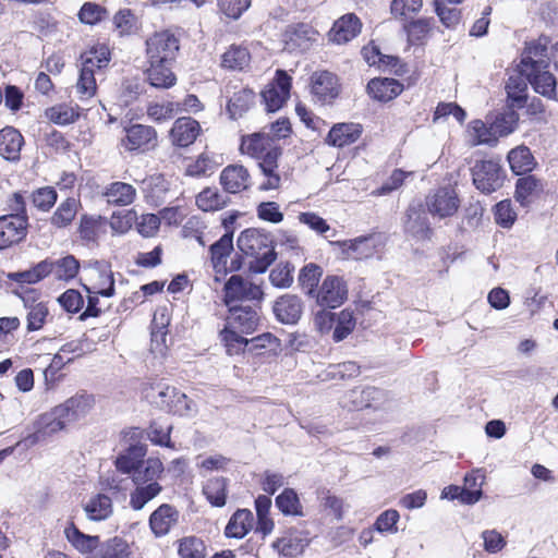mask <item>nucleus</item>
Returning <instances> with one entry per match:
<instances>
[{
	"label": "nucleus",
	"instance_id": "obj_15",
	"mask_svg": "<svg viewBox=\"0 0 558 558\" xmlns=\"http://www.w3.org/2000/svg\"><path fill=\"white\" fill-rule=\"evenodd\" d=\"M227 327L240 333H252L256 330L259 316L255 306L252 305H229Z\"/></svg>",
	"mask_w": 558,
	"mask_h": 558
},
{
	"label": "nucleus",
	"instance_id": "obj_8",
	"mask_svg": "<svg viewBox=\"0 0 558 558\" xmlns=\"http://www.w3.org/2000/svg\"><path fill=\"white\" fill-rule=\"evenodd\" d=\"M179 49V37L169 29L157 32L146 40L148 62H172Z\"/></svg>",
	"mask_w": 558,
	"mask_h": 558
},
{
	"label": "nucleus",
	"instance_id": "obj_9",
	"mask_svg": "<svg viewBox=\"0 0 558 558\" xmlns=\"http://www.w3.org/2000/svg\"><path fill=\"white\" fill-rule=\"evenodd\" d=\"M225 303L240 305L244 301H260L264 296L262 288L239 275L231 276L225 284Z\"/></svg>",
	"mask_w": 558,
	"mask_h": 558
},
{
	"label": "nucleus",
	"instance_id": "obj_64",
	"mask_svg": "<svg viewBox=\"0 0 558 558\" xmlns=\"http://www.w3.org/2000/svg\"><path fill=\"white\" fill-rule=\"evenodd\" d=\"M422 4V0H393L390 10L396 17L408 20L421 10Z\"/></svg>",
	"mask_w": 558,
	"mask_h": 558
},
{
	"label": "nucleus",
	"instance_id": "obj_49",
	"mask_svg": "<svg viewBox=\"0 0 558 558\" xmlns=\"http://www.w3.org/2000/svg\"><path fill=\"white\" fill-rule=\"evenodd\" d=\"M323 275L320 266L310 263L305 265L299 274V283L305 293L314 296L317 291V286Z\"/></svg>",
	"mask_w": 558,
	"mask_h": 558
},
{
	"label": "nucleus",
	"instance_id": "obj_36",
	"mask_svg": "<svg viewBox=\"0 0 558 558\" xmlns=\"http://www.w3.org/2000/svg\"><path fill=\"white\" fill-rule=\"evenodd\" d=\"M64 534L69 543L82 554L94 551L100 544L99 536L84 534L73 522L64 529Z\"/></svg>",
	"mask_w": 558,
	"mask_h": 558
},
{
	"label": "nucleus",
	"instance_id": "obj_1",
	"mask_svg": "<svg viewBox=\"0 0 558 558\" xmlns=\"http://www.w3.org/2000/svg\"><path fill=\"white\" fill-rule=\"evenodd\" d=\"M547 44V37H539L537 40L526 43L518 70L526 77L536 93L547 98H555L557 95L556 78L548 71Z\"/></svg>",
	"mask_w": 558,
	"mask_h": 558
},
{
	"label": "nucleus",
	"instance_id": "obj_53",
	"mask_svg": "<svg viewBox=\"0 0 558 558\" xmlns=\"http://www.w3.org/2000/svg\"><path fill=\"white\" fill-rule=\"evenodd\" d=\"M493 214L495 222L504 229H510L518 217L510 199H504L497 203L493 208Z\"/></svg>",
	"mask_w": 558,
	"mask_h": 558
},
{
	"label": "nucleus",
	"instance_id": "obj_59",
	"mask_svg": "<svg viewBox=\"0 0 558 558\" xmlns=\"http://www.w3.org/2000/svg\"><path fill=\"white\" fill-rule=\"evenodd\" d=\"M220 337L226 345L228 354L230 355L239 354L240 352L244 351L245 347L248 344V340L246 338L241 336V333L236 330L227 326L220 332Z\"/></svg>",
	"mask_w": 558,
	"mask_h": 558
},
{
	"label": "nucleus",
	"instance_id": "obj_5",
	"mask_svg": "<svg viewBox=\"0 0 558 558\" xmlns=\"http://www.w3.org/2000/svg\"><path fill=\"white\" fill-rule=\"evenodd\" d=\"M343 407L360 411L363 409L385 410L389 402V393L373 386H359L349 390L343 397Z\"/></svg>",
	"mask_w": 558,
	"mask_h": 558
},
{
	"label": "nucleus",
	"instance_id": "obj_48",
	"mask_svg": "<svg viewBox=\"0 0 558 558\" xmlns=\"http://www.w3.org/2000/svg\"><path fill=\"white\" fill-rule=\"evenodd\" d=\"M276 506L284 515H303V507L298 493L293 488H286L276 497Z\"/></svg>",
	"mask_w": 558,
	"mask_h": 558
},
{
	"label": "nucleus",
	"instance_id": "obj_32",
	"mask_svg": "<svg viewBox=\"0 0 558 558\" xmlns=\"http://www.w3.org/2000/svg\"><path fill=\"white\" fill-rule=\"evenodd\" d=\"M254 517L248 509H238L230 518L225 535L230 538H243L253 527Z\"/></svg>",
	"mask_w": 558,
	"mask_h": 558
},
{
	"label": "nucleus",
	"instance_id": "obj_25",
	"mask_svg": "<svg viewBox=\"0 0 558 558\" xmlns=\"http://www.w3.org/2000/svg\"><path fill=\"white\" fill-rule=\"evenodd\" d=\"M220 183L228 193H240L251 185V175L242 165L227 166L220 174Z\"/></svg>",
	"mask_w": 558,
	"mask_h": 558
},
{
	"label": "nucleus",
	"instance_id": "obj_44",
	"mask_svg": "<svg viewBox=\"0 0 558 558\" xmlns=\"http://www.w3.org/2000/svg\"><path fill=\"white\" fill-rule=\"evenodd\" d=\"M343 246H347V253L350 257L363 259L375 254L376 244L374 236L367 235L343 242Z\"/></svg>",
	"mask_w": 558,
	"mask_h": 558
},
{
	"label": "nucleus",
	"instance_id": "obj_2",
	"mask_svg": "<svg viewBox=\"0 0 558 558\" xmlns=\"http://www.w3.org/2000/svg\"><path fill=\"white\" fill-rule=\"evenodd\" d=\"M236 245L243 254L253 257L248 269L254 274H264L277 258L271 234L264 229H245Z\"/></svg>",
	"mask_w": 558,
	"mask_h": 558
},
{
	"label": "nucleus",
	"instance_id": "obj_37",
	"mask_svg": "<svg viewBox=\"0 0 558 558\" xmlns=\"http://www.w3.org/2000/svg\"><path fill=\"white\" fill-rule=\"evenodd\" d=\"M146 456V446L142 444L131 445L116 460L117 469L124 473H134L137 468L143 463Z\"/></svg>",
	"mask_w": 558,
	"mask_h": 558
},
{
	"label": "nucleus",
	"instance_id": "obj_16",
	"mask_svg": "<svg viewBox=\"0 0 558 558\" xmlns=\"http://www.w3.org/2000/svg\"><path fill=\"white\" fill-rule=\"evenodd\" d=\"M26 219L19 215L0 217V250L20 243L27 234Z\"/></svg>",
	"mask_w": 558,
	"mask_h": 558
},
{
	"label": "nucleus",
	"instance_id": "obj_34",
	"mask_svg": "<svg viewBox=\"0 0 558 558\" xmlns=\"http://www.w3.org/2000/svg\"><path fill=\"white\" fill-rule=\"evenodd\" d=\"M268 134L253 133L244 136L241 142V150L248 156L258 159L266 155L271 148H277Z\"/></svg>",
	"mask_w": 558,
	"mask_h": 558
},
{
	"label": "nucleus",
	"instance_id": "obj_58",
	"mask_svg": "<svg viewBox=\"0 0 558 558\" xmlns=\"http://www.w3.org/2000/svg\"><path fill=\"white\" fill-rule=\"evenodd\" d=\"M354 327L355 319L353 313L348 310L341 311L336 317L332 335L333 340L336 342L342 341L353 331Z\"/></svg>",
	"mask_w": 558,
	"mask_h": 558
},
{
	"label": "nucleus",
	"instance_id": "obj_11",
	"mask_svg": "<svg viewBox=\"0 0 558 558\" xmlns=\"http://www.w3.org/2000/svg\"><path fill=\"white\" fill-rule=\"evenodd\" d=\"M292 78L283 70H277L272 83L262 93L268 112L278 111L289 99Z\"/></svg>",
	"mask_w": 558,
	"mask_h": 558
},
{
	"label": "nucleus",
	"instance_id": "obj_22",
	"mask_svg": "<svg viewBox=\"0 0 558 558\" xmlns=\"http://www.w3.org/2000/svg\"><path fill=\"white\" fill-rule=\"evenodd\" d=\"M201 133L198 121L191 117H182L174 121L170 137L173 145L178 147H187L192 145Z\"/></svg>",
	"mask_w": 558,
	"mask_h": 558
},
{
	"label": "nucleus",
	"instance_id": "obj_17",
	"mask_svg": "<svg viewBox=\"0 0 558 558\" xmlns=\"http://www.w3.org/2000/svg\"><path fill=\"white\" fill-rule=\"evenodd\" d=\"M527 83L526 77L519 72L517 75L509 76L506 83L507 105L512 110L509 114L510 122L517 123L518 114L514 109H521L527 100Z\"/></svg>",
	"mask_w": 558,
	"mask_h": 558
},
{
	"label": "nucleus",
	"instance_id": "obj_47",
	"mask_svg": "<svg viewBox=\"0 0 558 558\" xmlns=\"http://www.w3.org/2000/svg\"><path fill=\"white\" fill-rule=\"evenodd\" d=\"M251 56L248 50L242 46L232 45L222 56L221 65L230 70H243L248 65Z\"/></svg>",
	"mask_w": 558,
	"mask_h": 558
},
{
	"label": "nucleus",
	"instance_id": "obj_35",
	"mask_svg": "<svg viewBox=\"0 0 558 558\" xmlns=\"http://www.w3.org/2000/svg\"><path fill=\"white\" fill-rule=\"evenodd\" d=\"M134 489L130 493V507L135 510H142L149 501L156 498L161 492L160 483H133Z\"/></svg>",
	"mask_w": 558,
	"mask_h": 558
},
{
	"label": "nucleus",
	"instance_id": "obj_40",
	"mask_svg": "<svg viewBox=\"0 0 558 558\" xmlns=\"http://www.w3.org/2000/svg\"><path fill=\"white\" fill-rule=\"evenodd\" d=\"M255 94L252 89L242 88L239 92H235L232 97H230L227 111L231 119L236 120L241 118L254 104Z\"/></svg>",
	"mask_w": 558,
	"mask_h": 558
},
{
	"label": "nucleus",
	"instance_id": "obj_10",
	"mask_svg": "<svg viewBox=\"0 0 558 558\" xmlns=\"http://www.w3.org/2000/svg\"><path fill=\"white\" fill-rule=\"evenodd\" d=\"M311 543L307 531L298 527L284 530L271 547L281 557L298 558Z\"/></svg>",
	"mask_w": 558,
	"mask_h": 558
},
{
	"label": "nucleus",
	"instance_id": "obj_39",
	"mask_svg": "<svg viewBox=\"0 0 558 558\" xmlns=\"http://www.w3.org/2000/svg\"><path fill=\"white\" fill-rule=\"evenodd\" d=\"M163 473V464L158 458H148L132 474L133 483H159Z\"/></svg>",
	"mask_w": 558,
	"mask_h": 558
},
{
	"label": "nucleus",
	"instance_id": "obj_21",
	"mask_svg": "<svg viewBox=\"0 0 558 558\" xmlns=\"http://www.w3.org/2000/svg\"><path fill=\"white\" fill-rule=\"evenodd\" d=\"M312 93L323 104L330 102L339 95L338 78L328 71L315 72L311 78Z\"/></svg>",
	"mask_w": 558,
	"mask_h": 558
},
{
	"label": "nucleus",
	"instance_id": "obj_13",
	"mask_svg": "<svg viewBox=\"0 0 558 558\" xmlns=\"http://www.w3.org/2000/svg\"><path fill=\"white\" fill-rule=\"evenodd\" d=\"M426 206L433 216L442 219L457 213L460 201L453 189L440 187L427 196Z\"/></svg>",
	"mask_w": 558,
	"mask_h": 558
},
{
	"label": "nucleus",
	"instance_id": "obj_20",
	"mask_svg": "<svg viewBox=\"0 0 558 558\" xmlns=\"http://www.w3.org/2000/svg\"><path fill=\"white\" fill-rule=\"evenodd\" d=\"M317 32L308 24L291 26L284 33V49L288 51H306L316 40Z\"/></svg>",
	"mask_w": 558,
	"mask_h": 558
},
{
	"label": "nucleus",
	"instance_id": "obj_41",
	"mask_svg": "<svg viewBox=\"0 0 558 558\" xmlns=\"http://www.w3.org/2000/svg\"><path fill=\"white\" fill-rule=\"evenodd\" d=\"M136 197V190L125 182H113L107 187V204L118 206L131 205Z\"/></svg>",
	"mask_w": 558,
	"mask_h": 558
},
{
	"label": "nucleus",
	"instance_id": "obj_60",
	"mask_svg": "<svg viewBox=\"0 0 558 558\" xmlns=\"http://www.w3.org/2000/svg\"><path fill=\"white\" fill-rule=\"evenodd\" d=\"M360 365L353 361L329 365L326 371V378L350 379L360 375Z\"/></svg>",
	"mask_w": 558,
	"mask_h": 558
},
{
	"label": "nucleus",
	"instance_id": "obj_55",
	"mask_svg": "<svg viewBox=\"0 0 558 558\" xmlns=\"http://www.w3.org/2000/svg\"><path fill=\"white\" fill-rule=\"evenodd\" d=\"M483 496V490H472V489H463L460 486L457 485H449L444 488L441 493V497L454 500L459 499L464 505H474Z\"/></svg>",
	"mask_w": 558,
	"mask_h": 558
},
{
	"label": "nucleus",
	"instance_id": "obj_12",
	"mask_svg": "<svg viewBox=\"0 0 558 558\" xmlns=\"http://www.w3.org/2000/svg\"><path fill=\"white\" fill-rule=\"evenodd\" d=\"M314 296L319 305L335 308L347 300L348 287L341 277L327 276Z\"/></svg>",
	"mask_w": 558,
	"mask_h": 558
},
{
	"label": "nucleus",
	"instance_id": "obj_27",
	"mask_svg": "<svg viewBox=\"0 0 558 558\" xmlns=\"http://www.w3.org/2000/svg\"><path fill=\"white\" fill-rule=\"evenodd\" d=\"M95 399L88 393H77L59 404V411L63 412L69 423L85 417L94 408Z\"/></svg>",
	"mask_w": 558,
	"mask_h": 558
},
{
	"label": "nucleus",
	"instance_id": "obj_14",
	"mask_svg": "<svg viewBox=\"0 0 558 558\" xmlns=\"http://www.w3.org/2000/svg\"><path fill=\"white\" fill-rule=\"evenodd\" d=\"M121 145L129 151L148 150L157 145V132L149 125L133 124L125 128V136L121 140Z\"/></svg>",
	"mask_w": 558,
	"mask_h": 558
},
{
	"label": "nucleus",
	"instance_id": "obj_61",
	"mask_svg": "<svg viewBox=\"0 0 558 558\" xmlns=\"http://www.w3.org/2000/svg\"><path fill=\"white\" fill-rule=\"evenodd\" d=\"M178 112L179 102L172 101L163 104H150L147 108L148 117L156 122L172 119Z\"/></svg>",
	"mask_w": 558,
	"mask_h": 558
},
{
	"label": "nucleus",
	"instance_id": "obj_33",
	"mask_svg": "<svg viewBox=\"0 0 558 558\" xmlns=\"http://www.w3.org/2000/svg\"><path fill=\"white\" fill-rule=\"evenodd\" d=\"M171 62H149L146 76L149 84L155 88H170L175 84L177 77L173 74Z\"/></svg>",
	"mask_w": 558,
	"mask_h": 558
},
{
	"label": "nucleus",
	"instance_id": "obj_18",
	"mask_svg": "<svg viewBox=\"0 0 558 558\" xmlns=\"http://www.w3.org/2000/svg\"><path fill=\"white\" fill-rule=\"evenodd\" d=\"M282 155L280 147L271 148L266 155L258 158V167L265 180L259 184L260 191L277 190L281 185V177L278 171V160Z\"/></svg>",
	"mask_w": 558,
	"mask_h": 558
},
{
	"label": "nucleus",
	"instance_id": "obj_3",
	"mask_svg": "<svg viewBox=\"0 0 558 558\" xmlns=\"http://www.w3.org/2000/svg\"><path fill=\"white\" fill-rule=\"evenodd\" d=\"M142 393L147 402L168 413L185 415L191 411L187 396L161 380L145 386Z\"/></svg>",
	"mask_w": 558,
	"mask_h": 558
},
{
	"label": "nucleus",
	"instance_id": "obj_57",
	"mask_svg": "<svg viewBox=\"0 0 558 558\" xmlns=\"http://www.w3.org/2000/svg\"><path fill=\"white\" fill-rule=\"evenodd\" d=\"M78 268L80 264L72 255L53 262V275L59 280L68 281L73 279L77 275Z\"/></svg>",
	"mask_w": 558,
	"mask_h": 558
},
{
	"label": "nucleus",
	"instance_id": "obj_54",
	"mask_svg": "<svg viewBox=\"0 0 558 558\" xmlns=\"http://www.w3.org/2000/svg\"><path fill=\"white\" fill-rule=\"evenodd\" d=\"M45 114L48 120L59 125L73 123L78 118L76 108L66 104L50 107Z\"/></svg>",
	"mask_w": 558,
	"mask_h": 558
},
{
	"label": "nucleus",
	"instance_id": "obj_23",
	"mask_svg": "<svg viewBox=\"0 0 558 558\" xmlns=\"http://www.w3.org/2000/svg\"><path fill=\"white\" fill-rule=\"evenodd\" d=\"M361 27L362 23L355 14H344L333 23L328 34L329 39L336 44H345L360 34Z\"/></svg>",
	"mask_w": 558,
	"mask_h": 558
},
{
	"label": "nucleus",
	"instance_id": "obj_30",
	"mask_svg": "<svg viewBox=\"0 0 558 558\" xmlns=\"http://www.w3.org/2000/svg\"><path fill=\"white\" fill-rule=\"evenodd\" d=\"M362 134L359 123H338L329 131L326 143L335 147H344L355 143Z\"/></svg>",
	"mask_w": 558,
	"mask_h": 558
},
{
	"label": "nucleus",
	"instance_id": "obj_43",
	"mask_svg": "<svg viewBox=\"0 0 558 558\" xmlns=\"http://www.w3.org/2000/svg\"><path fill=\"white\" fill-rule=\"evenodd\" d=\"M227 484L228 481L225 477H213L205 483L203 493L211 506L223 507L226 505Z\"/></svg>",
	"mask_w": 558,
	"mask_h": 558
},
{
	"label": "nucleus",
	"instance_id": "obj_56",
	"mask_svg": "<svg viewBox=\"0 0 558 558\" xmlns=\"http://www.w3.org/2000/svg\"><path fill=\"white\" fill-rule=\"evenodd\" d=\"M293 264L280 263L269 274V280L276 288L287 289L293 283Z\"/></svg>",
	"mask_w": 558,
	"mask_h": 558
},
{
	"label": "nucleus",
	"instance_id": "obj_6",
	"mask_svg": "<svg viewBox=\"0 0 558 558\" xmlns=\"http://www.w3.org/2000/svg\"><path fill=\"white\" fill-rule=\"evenodd\" d=\"M105 60V48L102 46L93 48L82 54V66L76 83V92L82 99H88L96 93L95 74L101 72Z\"/></svg>",
	"mask_w": 558,
	"mask_h": 558
},
{
	"label": "nucleus",
	"instance_id": "obj_63",
	"mask_svg": "<svg viewBox=\"0 0 558 558\" xmlns=\"http://www.w3.org/2000/svg\"><path fill=\"white\" fill-rule=\"evenodd\" d=\"M538 181L533 175L520 178L515 184V199L522 205L529 204L530 196L537 190Z\"/></svg>",
	"mask_w": 558,
	"mask_h": 558
},
{
	"label": "nucleus",
	"instance_id": "obj_42",
	"mask_svg": "<svg viewBox=\"0 0 558 558\" xmlns=\"http://www.w3.org/2000/svg\"><path fill=\"white\" fill-rule=\"evenodd\" d=\"M137 221V214L134 209L114 210L107 223L110 226L112 234L122 235L128 233Z\"/></svg>",
	"mask_w": 558,
	"mask_h": 558
},
{
	"label": "nucleus",
	"instance_id": "obj_50",
	"mask_svg": "<svg viewBox=\"0 0 558 558\" xmlns=\"http://www.w3.org/2000/svg\"><path fill=\"white\" fill-rule=\"evenodd\" d=\"M78 208V201L69 197L62 202L51 217V223L57 228L69 226L75 218Z\"/></svg>",
	"mask_w": 558,
	"mask_h": 558
},
{
	"label": "nucleus",
	"instance_id": "obj_31",
	"mask_svg": "<svg viewBox=\"0 0 558 558\" xmlns=\"http://www.w3.org/2000/svg\"><path fill=\"white\" fill-rule=\"evenodd\" d=\"M24 138L22 134L12 126H5L0 131V156L8 161H17Z\"/></svg>",
	"mask_w": 558,
	"mask_h": 558
},
{
	"label": "nucleus",
	"instance_id": "obj_24",
	"mask_svg": "<svg viewBox=\"0 0 558 558\" xmlns=\"http://www.w3.org/2000/svg\"><path fill=\"white\" fill-rule=\"evenodd\" d=\"M179 520V511L169 504L160 505L149 517V527L157 537L167 535Z\"/></svg>",
	"mask_w": 558,
	"mask_h": 558
},
{
	"label": "nucleus",
	"instance_id": "obj_46",
	"mask_svg": "<svg viewBox=\"0 0 558 558\" xmlns=\"http://www.w3.org/2000/svg\"><path fill=\"white\" fill-rule=\"evenodd\" d=\"M508 161L511 170L515 174L529 172L534 167V157L531 150L525 146L517 147L509 151Z\"/></svg>",
	"mask_w": 558,
	"mask_h": 558
},
{
	"label": "nucleus",
	"instance_id": "obj_38",
	"mask_svg": "<svg viewBox=\"0 0 558 558\" xmlns=\"http://www.w3.org/2000/svg\"><path fill=\"white\" fill-rule=\"evenodd\" d=\"M233 251V231L226 232L217 242L210 245V260L216 270L226 267L227 258Z\"/></svg>",
	"mask_w": 558,
	"mask_h": 558
},
{
	"label": "nucleus",
	"instance_id": "obj_51",
	"mask_svg": "<svg viewBox=\"0 0 558 558\" xmlns=\"http://www.w3.org/2000/svg\"><path fill=\"white\" fill-rule=\"evenodd\" d=\"M178 554L181 558H205L206 546L199 537L185 536L179 541Z\"/></svg>",
	"mask_w": 558,
	"mask_h": 558
},
{
	"label": "nucleus",
	"instance_id": "obj_45",
	"mask_svg": "<svg viewBox=\"0 0 558 558\" xmlns=\"http://www.w3.org/2000/svg\"><path fill=\"white\" fill-rule=\"evenodd\" d=\"M228 197L217 187H206L196 196V205L203 211H216L227 205Z\"/></svg>",
	"mask_w": 558,
	"mask_h": 558
},
{
	"label": "nucleus",
	"instance_id": "obj_62",
	"mask_svg": "<svg viewBox=\"0 0 558 558\" xmlns=\"http://www.w3.org/2000/svg\"><path fill=\"white\" fill-rule=\"evenodd\" d=\"M171 429V425H163L160 422L155 421L149 425L147 436L155 445L172 448L173 445L170 439Z\"/></svg>",
	"mask_w": 558,
	"mask_h": 558
},
{
	"label": "nucleus",
	"instance_id": "obj_28",
	"mask_svg": "<svg viewBox=\"0 0 558 558\" xmlns=\"http://www.w3.org/2000/svg\"><path fill=\"white\" fill-rule=\"evenodd\" d=\"M145 201L153 206H160L167 201L170 183L162 174H154L142 181Z\"/></svg>",
	"mask_w": 558,
	"mask_h": 558
},
{
	"label": "nucleus",
	"instance_id": "obj_4",
	"mask_svg": "<svg viewBox=\"0 0 558 558\" xmlns=\"http://www.w3.org/2000/svg\"><path fill=\"white\" fill-rule=\"evenodd\" d=\"M471 173L474 186L487 195L502 187L507 177L500 159L495 158L475 161Z\"/></svg>",
	"mask_w": 558,
	"mask_h": 558
},
{
	"label": "nucleus",
	"instance_id": "obj_19",
	"mask_svg": "<svg viewBox=\"0 0 558 558\" xmlns=\"http://www.w3.org/2000/svg\"><path fill=\"white\" fill-rule=\"evenodd\" d=\"M272 312L280 323L295 325L303 314V302L300 296L286 293L277 298Z\"/></svg>",
	"mask_w": 558,
	"mask_h": 558
},
{
	"label": "nucleus",
	"instance_id": "obj_29",
	"mask_svg": "<svg viewBox=\"0 0 558 558\" xmlns=\"http://www.w3.org/2000/svg\"><path fill=\"white\" fill-rule=\"evenodd\" d=\"M366 88L373 99L387 102L402 93L403 85L396 78L384 77L371 80Z\"/></svg>",
	"mask_w": 558,
	"mask_h": 558
},
{
	"label": "nucleus",
	"instance_id": "obj_26",
	"mask_svg": "<svg viewBox=\"0 0 558 558\" xmlns=\"http://www.w3.org/2000/svg\"><path fill=\"white\" fill-rule=\"evenodd\" d=\"M404 231L418 241L429 240L433 234V230L429 226L426 213L421 208L410 206L407 210Z\"/></svg>",
	"mask_w": 558,
	"mask_h": 558
},
{
	"label": "nucleus",
	"instance_id": "obj_52",
	"mask_svg": "<svg viewBox=\"0 0 558 558\" xmlns=\"http://www.w3.org/2000/svg\"><path fill=\"white\" fill-rule=\"evenodd\" d=\"M468 133L472 146L481 144L494 145L497 138L492 130L481 120H474L469 124Z\"/></svg>",
	"mask_w": 558,
	"mask_h": 558
},
{
	"label": "nucleus",
	"instance_id": "obj_7",
	"mask_svg": "<svg viewBox=\"0 0 558 558\" xmlns=\"http://www.w3.org/2000/svg\"><path fill=\"white\" fill-rule=\"evenodd\" d=\"M70 424L63 412L59 411V405L51 411L41 414L34 423V433L26 436L16 446L24 445L28 448L46 441L50 436L65 428Z\"/></svg>",
	"mask_w": 558,
	"mask_h": 558
}]
</instances>
